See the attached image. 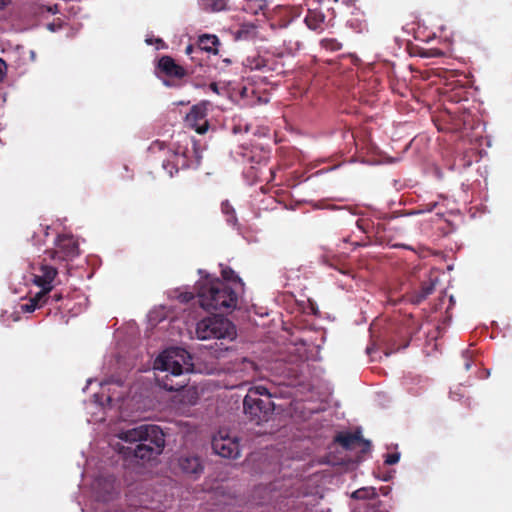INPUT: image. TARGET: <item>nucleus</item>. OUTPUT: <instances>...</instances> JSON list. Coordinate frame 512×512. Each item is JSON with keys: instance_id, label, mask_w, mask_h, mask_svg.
Wrapping results in <instances>:
<instances>
[{"instance_id": "nucleus-24", "label": "nucleus", "mask_w": 512, "mask_h": 512, "mask_svg": "<svg viewBox=\"0 0 512 512\" xmlns=\"http://www.w3.org/2000/svg\"><path fill=\"white\" fill-rule=\"evenodd\" d=\"M256 34V27L254 25L251 26H242L237 31V39L240 40H248L253 38Z\"/></svg>"}, {"instance_id": "nucleus-23", "label": "nucleus", "mask_w": 512, "mask_h": 512, "mask_svg": "<svg viewBox=\"0 0 512 512\" xmlns=\"http://www.w3.org/2000/svg\"><path fill=\"white\" fill-rule=\"evenodd\" d=\"M320 46L327 51L336 52L342 49V43L335 38H324L320 41Z\"/></svg>"}, {"instance_id": "nucleus-15", "label": "nucleus", "mask_w": 512, "mask_h": 512, "mask_svg": "<svg viewBox=\"0 0 512 512\" xmlns=\"http://www.w3.org/2000/svg\"><path fill=\"white\" fill-rule=\"evenodd\" d=\"M325 15L319 10H308L304 22L313 31L321 33L324 30Z\"/></svg>"}, {"instance_id": "nucleus-33", "label": "nucleus", "mask_w": 512, "mask_h": 512, "mask_svg": "<svg viewBox=\"0 0 512 512\" xmlns=\"http://www.w3.org/2000/svg\"><path fill=\"white\" fill-rule=\"evenodd\" d=\"M389 487H381L380 488V492L383 494V495H387L389 493Z\"/></svg>"}, {"instance_id": "nucleus-34", "label": "nucleus", "mask_w": 512, "mask_h": 512, "mask_svg": "<svg viewBox=\"0 0 512 512\" xmlns=\"http://www.w3.org/2000/svg\"><path fill=\"white\" fill-rule=\"evenodd\" d=\"M3 64H4V62L0 59V81L2 80V78L4 76L3 69H2Z\"/></svg>"}, {"instance_id": "nucleus-13", "label": "nucleus", "mask_w": 512, "mask_h": 512, "mask_svg": "<svg viewBox=\"0 0 512 512\" xmlns=\"http://www.w3.org/2000/svg\"><path fill=\"white\" fill-rule=\"evenodd\" d=\"M159 69L169 77L182 78L186 75L185 69L178 65L170 56H162L158 62Z\"/></svg>"}, {"instance_id": "nucleus-5", "label": "nucleus", "mask_w": 512, "mask_h": 512, "mask_svg": "<svg viewBox=\"0 0 512 512\" xmlns=\"http://www.w3.org/2000/svg\"><path fill=\"white\" fill-rule=\"evenodd\" d=\"M235 334L234 324L222 315L204 318L196 325V336L200 340L233 339Z\"/></svg>"}, {"instance_id": "nucleus-27", "label": "nucleus", "mask_w": 512, "mask_h": 512, "mask_svg": "<svg viewBox=\"0 0 512 512\" xmlns=\"http://www.w3.org/2000/svg\"><path fill=\"white\" fill-rule=\"evenodd\" d=\"M437 205V202L423 203L420 205V212H431Z\"/></svg>"}, {"instance_id": "nucleus-10", "label": "nucleus", "mask_w": 512, "mask_h": 512, "mask_svg": "<svg viewBox=\"0 0 512 512\" xmlns=\"http://www.w3.org/2000/svg\"><path fill=\"white\" fill-rule=\"evenodd\" d=\"M334 442L339 444L345 450L359 449L361 453L365 454L370 451V441L362 437L361 431L355 432H339L334 437Z\"/></svg>"}, {"instance_id": "nucleus-30", "label": "nucleus", "mask_w": 512, "mask_h": 512, "mask_svg": "<svg viewBox=\"0 0 512 512\" xmlns=\"http://www.w3.org/2000/svg\"><path fill=\"white\" fill-rule=\"evenodd\" d=\"M463 357L465 358V363H464L465 370H469L471 367L470 352L465 351L463 354Z\"/></svg>"}, {"instance_id": "nucleus-25", "label": "nucleus", "mask_w": 512, "mask_h": 512, "mask_svg": "<svg viewBox=\"0 0 512 512\" xmlns=\"http://www.w3.org/2000/svg\"><path fill=\"white\" fill-rule=\"evenodd\" d=\"M166 148V143L164 141L155 140L151 143L149 150L152 152L163 151Z\"/></svg>"}, {"instance_id": "nucleus-36", "label": "nucleus", "mask_w": 512, "mask_h": 512, "mask_svg": "<svg viewBox=\"0 0 512 512\" xmlns=\"http://www.w3.org/2000/svg\"><path fill=\"white\" fill-rule=\"evenodd\" d=\"M362 223H363V221H362V220H358V221H357V226H358L360 229L364 230V228H363V226H362Z\"/></svg>"}, {"instance_id": "nucleus-14", "label": "nucleus", "mask_w": 512, "mask_h": 512, "mask_svg": "<svg viewBox=\"0 0 512 512\" xmlns=\"http://www.w3.org/2000/svg\"><path fill=\"white\" fill-rule=\"evenodd\" d=\"M178 464L182 472L198 476L203 471V465L198 456L183 455L178 459Z\"/></svg>"}, {"instance_id": "nucleus-22", "label": "nucleus", "mask_w": 512, "mask_h": 512, "mask_svg": "<svg viewBox=\"0 0 512 512\" xmlns=\"http://www.w3.org/2000/svg\"><path fill=\"white\" fill-rule=\"evenodd\" d=\"M200 2L208 11H222L226 8V0H200Z\"/></svg>"}, {"instance_id": "nucleus-29", "label": "nucleus", "mask_w": 512, "mask_h": 512, "mask_svg": "<svg viewBox=\"0 0 512 512\" xmlns=\"http://www.w3.org/2000/svg\"><path fill=\"white\" fill-rule=\"evenodd\" d=\"M63 299V295L61 293H54L53 295L49 294L48 304L58 303Z\"/></svg>"}, {"instance_id": "nucleus-35", "label": "nucleus", "mask_w": 512, "mask_h": 512, "mask_svg": "<svg viewBox=\"0 0 512 512\" xmlns=\"http://www.w3.org/2000/svg\"><path fill=\"white\" fill-rule=\"evenodd\" d=\"M210 88H211L212 91L218 93V86H217L216 83H211L210 84Z\"/></svg>"}, {"instance_id": "nucleus-9", "label": "nucleus", "mask_w": 512, "mask_h": 512, "mask_svg": "<svg viewBox=\"0 0 512 512\" xmlns=\"http://www.w3.org/2000/svg\"><path fill=\"white\" fill-rule=\"evenodd\" d=\"M45 254L51 259L64 261L76 257L79 254V248L73 236L59 235L55 241V249L46 250Z\"/></svg>"}, {"instance_id": "nucleus-11", "label": "nucleus", "mask_w": 512, "mask_h": 512, "mask_svg": "<svg viewBox=\"0 0 512 512\" xmlns=\"http://www.w3.org/2000/svg\"><path fill=\"white\" fill-rule=\"evenodd\" d=\"M209 102L203 101L190 109L186 116V122L189 127L194 129L198 134H205L209 128L207 120Z\"/></svg>"}, {"instance_id": "nucleus-3", "label": "nucleus", "mask_w": 512, "mask_h": 512, "mask_svg": "<svg viewBox=\"0 0 512 512\" xmlns=\"http://www.w3.org/2000/svg\"><path fill=\"white\" fill-rule=\"evenodd\" d=\"M200 306L206 310H223L230 312L237 307L238 291L220 279H206L197 286Z\"/></svg>"}, {"instance_id": "nucleus-17", "label": "nucleus", "mask_w": 512, "mask_h": 512, "mask_svg": "<svg viewBox=\"0 0 512 512\" xmlns=\"http://www.w3.org/2000/svg\"><path fill=\"white\" fill-rule=\"evenodd\" d=\"M221 276L223 278L222 281L230 284L232 287L233 285L239 286L240 288L244 287L242 279L235 273L232 268L228 266H222Z\"/></svg>"}, {"instance_id": "nucleus-8", "label": "nucleus", "mask_w": 512, "mask_h": 512, "mask_svg": "<svg viewBox=\"0 0 512 512\" xmlns=\"http://www.w3.org/2000/svg\"><path fill=\"white\" fill-rule=\"evenodd\" d=\"M32 282L41 288L38 293H43V296L49 297V293L53 290V282L58 274L54 266L45 264L43 262L32 265Z\"/></svg>"}, {"instance_id": "nucleus-32", "label": "nucleus", "mask_w": 512, "mask_h": 512, "mask_svg": "<svg viewBox=\"0 0 512 512\" xmlns=\"http://www.w3.org/2000/svg\"><path fill=\"white\" fill-rule=\"evenodd\" d=\"M244 364H246L247 366H249L250 368L254 369L255 368V364L253 361H250V360H247V359H244L243 361Z\"/></svg>"}, {"instance_id": "nucleus-21", "label": "nucleus", "mask_w": 512, "mask_h": 512, "mask_svg": "<svg viewBox=\"0 0 512 512\" xmlns=\"http://www.w3.org/2000/svg\"><path fill=\"white\" fill-rule=\"evenodd\" d=\"M221 211L226 216V221L228 224L234 226L237 223V217L233 206L230 204L228 200H225L221 203Z\"/></svg>"}, {"instance_id": "nucleus-37", "label": "nucleus", "mask_w": 512, "mask_h": 512, "mask_svg": "<svg viewBox=\"0 0 512 512\" xmlns=\"http://www.w3.org/2000/svg\"><path fill=\"white\" fill-rule=\"evenodd\" d=\"M48 229L49 227H46V229L44 230V236L47 237L48 236Z\"/></svg>"}, {"instance_id": "nucleus-16", "label": "nucleus", "mask_w": 512, "mask_h": 512, "mask_svg": "<svg viewBox=\"0 0 512 512\" xmlns=\"http://www.w3.org/2000/svg\"><path fill=\"white\" fill-rule=\"evenodd\" d=\"M434 290L435 282L432 279L422 282L420 288L413 294V302L417 304L421 303L429 295H431Z\"/></svg>"}, {"instance_id": "nucleus-31", "label": "nucleus", "mask_w": 512, "mask_h": 512, "mask_svg": "<svg viewBox=\"0 0 512 512\" xmlns=\"http://www.w3.org/2000/svg\"><path fill=\"white\" fill-rule=\"evenodd\" d=\"M10 2L11 0H0V10L4 9Z\"/></svg>"}, {"instance_id": "nucleus-6", "label": "nucleus", "mask_w": 512, "mask_h": 512, "mask_svg": "<svg viewBox=\"0 0 512 512\" xmlns=\"http://www.w3.org/2000/svg\"><path fill=\"white\" fill-rule=\"evenodd\" d=\"M219 38L214 34L199 35L195 43L189 44L185 48V54L190 56L191 60L202 66L201 55L203 52L216 55L220 46Z\"/></svg>"}, {"instance_id": "nucleus-2", "label": "nucleus", "mask_w": 512, "mask_h": 512, "mask_svg": "<svg viewBox=\"0 0 512 512\" xmlns=\"http://www.w3.org/2000/svg\"><path fill=\"white\" fill-rule=\"evenodd\" d=\"M119 437L125 442L137 443L134 448L128 447V449L141 460L149 461L160 455L165 446L163 431L159 426L152 424H141L127 429L121 432Z\"/></svg>"}, {"instance_id": "nucleus-12", "label": "nucleus", "mask_w": 512, "mask_h": 512, "mask_svg": "<svg viewBox=\"0 0 512 512\" xmlns=\"http://www.w3.org/2000/svg\"><path fill=\"white\" fill-rule=\"evenodd\" d=\"M188 167L187 149L178 147L177 149H170V156L163 161V168L173 176L174 172H178L180 168Z\"/></svg>"}, {"instance_id": "nucleus-1", "label": "nucleus", "mask_w": 512, "mask_h": 512, "mask_svg": "<svg viewBox=\"0 0 512 512\" xmlns=\"http://www.w3.org/2000/svg\"><path fill=\"white\" fill-rule=\"evenodd\" d=\"M192 363L189 353L182 348L173 347L163 351L154 361V369L167 374L161 379L159 385L167 391H179L186 387L187 379L184 372L191 370Z\"/></svg>"}, {"instance_id": "nucleus-7", "label": "nucleus", "mask_w": 512, "mask_h": 512, "mask_svg": "<svg viewBox=\"0 0 512 512\" xmlns=\"http://www.w3.org/2000/svg\"><path fill=\"white\" fill-rule=\"evenodd\" d=\"M213 451L223 457L235 459L240 455L239 440L236 435H230L229 431L220 429L212 438Z\"/></svg>"}, {"instance_id": "nucleus-28", "label": "nucleus", "mask_w": 512, "mask_h": 512, "mask_svg": "<svg viewBox=\"0 0 512 512\" xmlns=\"http://www.w3.org/2000/svg\"><path fill=\"white\" fill-rule=\"evenodd\" d=\"M425 55L429 57H441L444 53L440 49L433 48L429 49Z\"/></svg>"}, {"instance_id": "nucleus-26", "label": "nucleus", "mask_w": 512, "mask_h": 512, "mask_svg": "<svg viewBox=\"0 0 512 512\" xmlns=\"http://www.w3.org/2000/svg\"><path fill=\"white\" fill-rule=\"evenodd\" d=\"M399 459H400V454L399 453H389L386 455V458H385V464H388V465H394L396 463L399 462Z\"/></svg>"}, {"instance_id": "nucleus-4", "label": "nucleus", "mask_w": 512, "mask_h": 512, "mask_svg": "<svg viewBox=\"0 0 512 512\" xmlns=\"http://www.w3.org/2000/svg\"><path fill=\"white\" fill-rule=\"evenodd\" d=\"M245 414L256 424L266 422L274 411L271 394L264 386L252 387L243 400Z\"/></svg>"}, {"instance_id": "nucleus-19", "label": "nucleus", "mask_w": 512, "mask_h": 512, "mask_svg": "<svg viewBox=\"0 0 512 512\" xmlns=\"http://www.w3.org/2000/svg\"><path fill=\"white\" fill-rule=\"evenodd\" d=\"M351 497L356 500H376L377 492L374 487H362L355 490Z\"/></svg>"}, {"instance_id": "nucleus-20", "label": "nucleus", "mask_w": 512, "mask_h": 512, "mask_svg": "<svg viewBox=\"0 0 512 512\" xmlns=\"http://www.w3.org/2000/svg\"><path fill=\"white\" fill-rule=\"evenodd\" d=\"M267 8L266 0H248L245 1L244 10L252 15H257Z\"/></svg>"}, {"instance_id": "nucleus-18", "label": "nucleus", "mask_w": 512, "mask_h": 512, "mask_svg": "<svg viewBox=\"0 0 512 512\" xmlns=\"http://www.w3.org/2000/svg\"><path fill=\"white\" fill-rule=\"evenodd\" d=\"M49 297L43 296V293H36L30 298L29 303L22 305L24 312H33L35 309L48 304Z\"/></svg>"}]
</instances>
